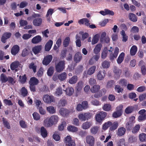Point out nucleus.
<instances>
[{"instance_id":"f257e3e1","label":"nucleus","mask_w":146,"mask_h":146,"mask_svg":"<svg viewBox=\"0 0 146 146\" xmlns=\"http://www.w3.org/2000/svg\"><path fill=\"white\" fill-rule=\"evenodd\" d=\"M29 83V88L31 91L35 92L36 91L35 86L38 84V80L35 77H32L30 78Z\"/></svg>"},{"instance_id":"f03ea898","label":"nucleus","mask_w":146,"mask_h":146,"mask_svg":"<svg viewBox=\"0 0 146 146\" xmlns=\"http://www.w3.org/2000/svg\"><path fill=\"white\" fill-rule=\"evenodd\" d=\"M58 120V117L57 115H54L52 116L48 121L45 122V126L47 127H51L53 124H56Z\"/></svg>"},{"instance_id":"7ed1b4c3","label":"nucleus","mask_w":146,"mask_h":146,"mask_svg":"<svg viewBox=\"0 0 146 146\" xmlns=\"http://www.w3.org/2000/svg\"><path fill=\"white\" fill-rule=\"evenodd\" d=\"M107 113L103 111H101L95 115L96 121L99 123H101L104 120L107 115Z\"/></svg>"},{"instance_id":"20e7f679","label":"nucleus","mask_w":146,"mask_h":146,"mask_svg":"<svg viewBox=\"0 0 146 146\" xmlns=\"http://www.w3.org/2000/svg\"><path fill=\"white\" fill-rule=\"evenodd\" d=\"M65 61L61 60L55 64L56 70L58 72H60L63 70L65 68Z\"/></svg>"},{"instance_id":"39448f33","label":"nucleus","mask_w":146,"mask_h":146,"mask_svg":"<svg viewBox=\"0 0 146 146\" xmlns=\"http://www.w3.org/2000/svg\"><path fill=\"white\" fill-rule=\"evenodd\" d=\"M44 102L47 104H50L52 102H54V97L52 96H49L47 94L44 96L43 98Z\"/></svg>"},{"instance_id":"423d86ee","label":"nucleus","mask_w":146,"mask_h":146,"mask_svg":"<svg viewBox=\"0 0 146 146\" xmlns=\"http://www.w3.org/2000/svg\"><path fill=\"white\" fill-rule=\"evenodd\" d=\"M53 58V56L52 55H48L44 58L42 61V64L44 65L47 66L51 61Z\"/></svg>"},{"instance_id":"0eeeda50","label":"nucleus","mask_w":146,"mask_h":146,"mask_svg":"<svg viewBox=\"0 0 146 146\" xmlns=\"http://www.w3.org/2000/svg\"><path fill=\"white\" fill-rule=\"evenodd\" d=\"M86 143L89 146H94L95 143L94 137L91 135H88L86 138Z\"/></svg>"},{"instance_id":"6e6552de","label":"nucleus","mask_w":146,"mask_h":146,"mask_svg":"<svg viewBox=\"0 0 146 146\" xmlns=\"http://www.w3.org/2000/svg\"><path fill=\"white\" fill-rule=\"evenodd\" d=\"M12 34L10 32H5L1 38V41L5 43L6 42V40L9 38L11 36Z\"/></svg>"},{"instance_id":"1a4fd4ad","label":"nucleus","mask_w":146,"mask_h":146,"mask_svg":"<svg viewBox=\"0 0 146 146\" xmlns=\"http://www.w3.org/2000/svg\"><path fill=\"white\" fill-rule=\"evenodd\" d=\"M119 49L117 47L115 48L114 53L110 54L109 58L110 60L112 61L115 58H117L119 52Z\"/></svg>"},{"instance_id":"9d476101","label":"nucleus","mask_w":146,"mask_h":146,"mask_svg":"<svg viewBox=\"0 0 146 146\" xmlns=\"http://www.w3.org/2000/svg\"><path fill=\"white\" fill-rule=\"evenodd\" d=\"M19 46L17 44L15 45L11 48V54L15 56L19 52Z\"/></svg>"},{"instance_id":"9b49d317","label":"nucleus","mask_w":146,"mask_h":146,"mask_svg":"<svg viewBox=\"0 0 146 146\" xmlns=\"http://www.w3.org/2000/svg\"><path fill=\"white\" fill-rule=\"evenodd\" d=\"M113 72L114 73L115 77L117 78H119L121 73V70L118 68L117 67L114 66L113 67Z\"/></svg>"},{"instance_id":"f8f14e48","label":"nucleus","mask_w":146,"mask_h":146,"mask_svg":"<svg viewBox=\"0 0 146 146\" xmlns=\"http://www.w3.org/2000/svg\"><path fill=\"white\" fill-rule=\"evenodd\" d=\"M82 55L80 52H76L75 54L74 57V61L76 63L79 62L82 60Z\"/></svg>"},{"instance_id":"ddd939ff","label":"nucleus","mask_w":146,"mask_h":146,"mask_svg":"<svg viewBox=\"0 0 146 146\" xmlns=\"http://www.w3.org/2000/svg\"><path fill=\"white\" fill-rule=\"evenodd\" d=\"M42 40V37L39 35H37L34 37L31 40V42L34 44H38Z\"/></svg>"},{"instance_id":"4468645a","label":"nucleus","mask_w":146,"mask_h":146,"mask_svg":"<svg viewBox=\"0 0 146 146\" xmlns=\"http://www.w3.org/2000/svg\"><path fill=\"white\" fill-rule=\"evenodd\" d=\"M78 23L80 24L84 25L88 27L90 25L89 20L86 18H82L79 20L78 21Z\"/></svg>"},{"instance_id":"2eb2a0df","label":"nucleus","mask_w":146,"mask_h":146,"mask_svg":"<svg viewBox=\"0 0 146 146\" xmlns=\"http://www.w3.org/2000/svg\"><path fill=\"white\" fill-rule=\"evenodd\" d=\"M53 41L51 40H49L46 43L45 46V50L46 51H49L50 49L53 44Z\"/></svg>"},{"instance_id":"dca6fc26","label":"nucleus","mask_w":146,"mask_h":146,"mask_svg":"<svg viewBox=\"0 0 146 146\" xmlns=\"http://www.w3.org/2000/svg\"><path fill=\"white\" fill-rule=\"evenodd\" d=\"M41 45L36 46L32 48V51L35 54L39 53L42 49Z\"/></svg>"},{"instance_id":"f3484780","label":"nucleus","mask_w":146,"mask_h":146,"mask_svg":"<svg viewBox=\"0 0 146 146\" xmlns=\"http://www.w3.org/2000/svg\"><path fill=\"white\" fill-rule=\"evenodd\" d=\"M42 21V19L41 18H35L33 20V23L35 26H39L41 24Z\"/></svg>"},{"instance_id":"a211bd4d","label":"nucleus","mask_w":146,"mask_h":146,"mask_svg":"<svg viewBox=\"0 0 146 146\" xmlns=\"http://www.w3.org/2000/svg\"><path fill=\"white\" fill-rule=\"evenodd\" d=\"M125 131L126 129L124 127H121L118 129L117 134L118 136H121L125 134Z\"/></svg>"},{"instance_id":"6ab92c4d","label":"nucleus","mask_w":146,"mask_h":146,"mask_svg":"<svg viewBox=\"0 0 146 146\" xmlns=\"http://www.w3.org/2000/svg\"><path fill=\"white\" fill-rule=\"evenodd\" d=\"M59 112L63 117L67 116L69 113V111L68 110L64 108H61L59 110Z\"/></svg>"},{"instance_id":"aec40b11","label":"nucleus","mask_w":146,"mask_h":146,"mask_svg":"<svg viewBox=\"0 0 146 146\" xmlns=\"http://www.w3.org/2000/svg\"><path fill=\"white\" fill-rule=\"evenodd\" d=\"M83 86V82L82 80L80 81L77 84L76 86V89L78 92H80L82 89Z\"/></svg>"},{"instance_id":"412c9836","label":"nucleus","mask_w":146,"mask_h":146,"mask_svg":"<svg viewBox=\"0 0 146 146\" xmlns=\"http://www.w3.org/2000/svg\"><path fill=\"white\" fill-rule=\"evenodd\" d=\"M100 37V35L98 34H97L94 35L92 40V44L94 45L97 43L99 40Z\"/></svg>"},{"instance_id":"4be33fe9","label":"nucleus","mask_w":146,"mask_h":146,"mask_svg":"<svg viewBox=\"0 0 146 146\" xmlns=\"http://www.w3.org/2000/svg\"><path fill=\"white\" fill-rule=\"evenodd\" d=\"M137 48L135 45L133 46L130 50V54L131 56H134L137 53Z\"/></svg>"},{"instance_id":"5701e85b","label":"nucleus","mask_w":146,"mask_h":146,"mask_svg":"<svg viewBox=\"0 0 146 146\" xmlns=\"http://www.w3.org/2000/svg\"><path fill=\"white\" fill-rule=\"evenodd\" d=\"M19 65V62L18 61L13 62L10 65V68L12 70H14L17 68Z\"/></svg>"},{"instance_id":"b1692460","label":"nucleus","mask_w":146,"mask_h":146,"mask_svg":"<svg viewBox=\"0 0 146 146\" xmlns=\"http://www.w3.org/2000/svg\"><path fill=\"white\" fill-rule=\"evenodd\" d=\"M125 54L124 52H121L119 56L117 59V62L118 64H121L124 59Z\"/></svg>"},{"instance_id":"393cba45","label":"nucleus","mask_w":146,"mask_h":146,"mask_svg":"<svg viewBox=\"0 0 146 146\" xmlns=\"http://www.w3.org/2000/svg\"><path fill=\"white\" fill-rule=\"evenodd\" d=\"M100 89L99 85H95L90 89L91 91L93 93L98 92Z\"/></svg>"},{"instance_id":"a878e982","label":"nucleus","mask_w":146,"mask_h":146,"mask_svg":"<svg viewBox=\"0 0 146 146\" xmlns=\"http://www.w3.org/2000/svg\"><path fill=\"white\" fill-rule=\"evenodd\" d=\"M111 126L110 128V130L111 131H113L117 129L118 126V123L117 122L115 121L112 123H111Z\"/></svg>"},{"instance_id":"bb28decb","label":"nucleus","mask_w":146,"mask_h":146,"mask_svg":"<svg viewBox=\"0 0 146 146\" xmlns=\"http://www.w3.org/2000/svg\"><path fill=\"white\" fill-rule=\"evenodd\" d=\"M78 77L77 76H74L70 78L69 80V82L70 84L76 83L78 80Z\"/></svg>"},{"instance_id":"cd10ccee","label":"nucleus","mask_w":146,"mask_h":146,"mask_svg":"<svg viewBox=\"0 0 146 146\" xmlns=\"http://www.w3.org/2000/svg\"><path fill=\"white\" fill-rule=\"evenodd\" d=\"M40 131L41 135L43 137L45 138L47 137V132L46 129L44 127H41Z\"/></svg>"},{"instance_id":"c85d7f7f","label":"nucleus","mask_w":146,"mask_h":146,"mask_svg":"<svg viewBox=\"0 0 146 146\" xmlns=\"http://www.w3.org/2000/svg\"><path fill=\"white\" fill-rule=\"evenodd\" d=\"M105 76L104 72L101 71H99L97 75L98 79L100 80H102Z\"/></svg>"},{"instance_id":"c756f323","label":"nucleus","mask_w":146,"mask_h":146,"mask_svg":"<svg viewBox=\"0 0 146 146\" xmlns=\"http://www.w3.org/2000/svg\"><path fill=\"white\" fill-rule=\"evenodd\" d=\"M27 77L26 74H24L23 76H20L19 77V81L22 84H25L26 82Z\"/></svg>"},{"instance_id":"7c9ffc66","label":"nucleus","mask_w":146,"mask_h":146,"mask_svg":"<svg viewBox=\"0 0 146 146\" xmlns=\"http://www.w3.org/2000/svg\"><path fill=\"white\" fill-rule=\"evenodd\" d=\"M102 45L100 44H97L94 49V52L96 54H98L101 50Z\"/></svg>"},{"instance_id":"2f4dec72","label":"nucleus","mask_w":146,"mask_h":146,"mask_svg":"<svg viewBox=\"0 0 146 146\" xmlns=\"http://www.w3.org/2000/svg\"><path fill=\"white\" fill-rule=\"evenodd\" d=\"M2 121L4 126L8 129L11 128L9 123L8 122L7 120L4 117L2 118Z\"/></svg>"},{"instance_id":"473e14b6","label":"nucleus","mask_w":146,"mask_h":146,"mask_svg":"<svg viewBox=\"0 0 146 146\" xmlns=\"http://www.w3.org/2000/svg\"><path fill=\"white\" fill-rule=\"evenodd\" d=\"M120 34L122 36V41L124 42H126L128 40V36L126 34L125 31L122 30L120 32Z\"/></svg>"},{"instance_id":"72a5a7b5","label":"nucleus","mask_w":146,"mask_h":146,"mask_svg":"<svg viewBox=\"0 0 146 146\" xmlns=\"http://www.w3.org/2000/svg\"><path fill=\"white\" fill-rule=\"evenodd\" d=\"M0 78L2 83H5L7 82L8 80V77L3 73L1 74Z\"/></svg>"},{"instance_id":"f704fd0d","label":"nucleus","mask_w":146,"mask_h":146,"mask_svg":"<svg viewBox=\"0 0 146 146\" xmlns=\"http://www.w3.org/2000/svg\"><path fill=\"white\" fill-rule=\"evenodd\" d=\"M108 52V49L107 47H105L103 51H102L101 54V58L102 59H104L107 57Z\"/></svg>"},{"instance_id":"c9c22d12","label":"nucleus","mask_w":146,"mask_h":146,"mask_svg":"<svg viewBox=\"0 0 146 146\" xmlns=\"http://www.w3.org/2000/svg\"><path fill=\"white\" fill-rule=\"evenodd\" d=\"M118 83L122 86H126L127 84V80L125 79L121 78L119 81Z\"/></svg>"},{"instance_id":"e433bc0d","label":"nucleus","mask_w":146,"mask_h":146,"mask_svg":"<svg viewBox=\"0 0 146 146\" xmlns=\"http://www.w3.org/2000/svg\"><path fill=\"white\" fill-rule=\"evenodd\" d=\"M133 126V123L130 121L127 122L125 125V127L127 130H130L132 129Z\"/></svg>"},{"instance_id":"4c0bfd02","label":"nucleus","mask_w":146,"mask_h":146,"mask_svg":"<svg viewBox=\"0 0 146 146\" xmlns=\"http://www.w3.org/2000/svg\"><path fill=\"white\" fill-rule=\"evenodd\" d=\"M65 91L66 92V95L70 96L73 94L74 90L72 88L69 87L66 89Z\"/></svg>"},{"instance_id":"58836bf2","label":"nucleus","mask_w":146,"mask_h":146,"mask_svg":"<svg viewBox=\"0 0 146 146\" xmlns=\"http://www.w3.org/2000/svg\"><path fill=\"white\" fill-rule=\"evenodd\" d=\"M68 130L72 132H76L78 131V129L76 127L72 125H70L67 127Z\"/></svg>"},{"instance_id":"ea45409f","label":"nucleus","mask_w":146,"mask_h":146,"mask_svg":"<svg viewBox=\"0 0 146 146\" xmlns=\"http://www.w3.org/2000/svg\"><path fill=\"white\" fill-rule=\"evenodd\" d=\"M100 57V55L99 54H98L96 55L93 56L91 58V59L89 60V64L90 65H92L93 64V62H91V61L94 59L96 61H97L98 60Z\"/></svg>"},{"instance_id":"a19ab883","label":"nucleus","mask_w":146,"mask_h":146,"mask_svg":"<svg viewBox=\"0 0 146 146\" xmlns=\"http://www.w3.org/2000/svg\"><path fill=\"white\" fill-rule=\"evenodd\" d=\"M21 95L24 97H25L27 95L28 91L27 90L25 87H23L21 90Z\"/></svg>"},{"instance_id":"79ce46f5","label":"nucleus","mask_w":146,"mask_h":146,"mask_svg":"<svg viewBox=\"0 0 146 146\" xmlns=\"http://www.w3.org/2000/svg\"><path fill=\"white\" fill-rule=\"evenodd\" d=\"M70 38L69 37H67L66 38L63 42V46L64 47H67L69 44Z\"/></svg>"},{"instance_id":"37998d69","label":"nucleus","mask_w":146,"mask_h":146,"mask_svg":"<svg viewBox=\"0 0 146 146\" xmlns=\"http://www.w3.org/2000/svg\"><path fill=\"white\" fill-rule=\"evenodd\" d=\"M96 69V66H91L88 70L87 74L89 75H91L94 72Z\"/></svg>"},{"instance_id":"c03bdc74","label":"nucleus","mask_w":146,"mask_h":146,"mask_svg":"<svg viewBox=\"0 0 146 146\" xmlns=\"http://www.w3.org/2000/svg\"><path fill=\"white\" fill-rule=\"evenodd\" d=\"M129 18L133 22H135L137 21V18L136 16L133 13H130Z\"/></svg>"},{"instance_id":"a18cd8bd","label":"nucleus","mask_w":146,"mask_h":146,"mask_svg":"<svg viewBox=\"0 0 146 146\" xmlns=\"http://www.w3.org/2000/svg\"><path fill=\"white\" fill-rule=\"evenodd\" d=\"M110 62L106 60L103 62L102 64V67L104 68H108L110 67Z\"/></svg>"},{"instance_id":"49530a36","label":"nucleus","mask_w":146,"mask_h":146,"mask_svg":"<svg viewBox=\"0 0 146 146\" xmlns=\"http://www.w3.org/2000/svg\"><path fill=\"white\" fill-rule=\"evenodd\" d=\"M134 109V108L133 106H129L125 109V112L127 114L131 113L133 111Z\"/></svg>"},{"instance_id":"de8ad7c7","label":"nucleus","mask_w":146,"mask_h":146,"mask_svg":"<svg viewBox=\"0 0 146 146\" xmlns=\"http://www.w3.org/2000/svg\"><path fill=\"white\" fill-rule=\"evenodd\" d=\"M59 79L61 81H63L66 78V74L65 72H64L60 74H59Z\"/></svg>"},{"instance_id":"09e8293b","label":"nucleus","mask_w":146,"mask_h":146,"mask_svg":"<svg viewBox=\"0 0 146 146\" xmlns=\"http://www.w3.org/2000/svg\"><path fill=\"white\" fill-rule=\"evenodd\" d=\"M99 130V127L94 126L91 128L90 131L92 134L95 135L98 132Z\"/></svg>"},{"instance_id":"8fccbe9b","label":"nucleus","mask_w":146,"mask_h":146,"mask_svg":"<svg viewBox=\"0 0 146 146\" xmlns=\"http://www.w3.org/2000/svg\"><path fill=\"white\" fill-rule=\"evenodd\" d=\"M67 52V50L66 48L63 49L61 52L60 58L63 59L65 58Z\"/></svg>"},{"instance_id":"3c124183","label":"nucleus","mask_w":146,"mask_h":146,"mask_svg":"<svg viewBox=\"0 0 146 146\" xmlns=\"http://www.w3.org/2000/svg\"><path fill=\"white\" fill-rule=\"evenodd\" d=\"M54 72V68L52 67H50L48 68L47 71V75L49 76L52 75Z\"/></svg>"},{"instance_id":"603ef678","label":"nucleus","mask_w":146,"mask_h":146,"mask_svg":"<svg viewBox=\"0 0 146 146\" xmlns=\"http://www.w3.org/2000/svg\"><path fill=\"white\" fill-rule=\"evenodd\" d=\"M111 125V122L108 121L105 123L103 125V129L104 130H106Z\"/></svg>"},{"instance_id":"864d4df0","label":"nucleus","mask_w":146,"mask_h":146,"mask_svg":"<svg viewBox=\"0 0 146 146\" xmlns=\"http://www.w3.org/2000/svg\"><path fill=\"white\" fill-rule=\"evenodd\" d=\"M91 126L90 122H86L84 123L82 125V127L84 129H86L89 128Z\"/></svg>"},{"instance_id":"5fc2aeb1","label":"nucleus","mask_w":146,"mask_h":146,"mask_svg":"<svg viewBox=\"0 0 146 146\" xmlns=\"http://www.w3.org/2000/svg\"><path fill=\"white\" fill-rule=\"evenodd\" d=\"M76 46L78 47H80L81 46V42L80 40V38L77 35L76 36Z\"/></svg>"},{"instance_id":"6e6d98bb","label":"nucleus","mask_w":146,"mask_h":146,"mask_svg":"<svg viewBox=\"0 0 146 146\" xmlns=\"http://www.w3.org/2000/svg\"><path fill=\"white\" fill-rule=\"evenodd\" d=\"M115 91L118 93H122L123 90V88L121 87L119 85L115 86Z\"/></svg>"},{"instance_id":"4d7b16f0","label":"nucleus","mask_w":146,"mask_h":146,"mask_svg":"<svg viewBox=\"0 0 146 146\" xmlns=\"http://www.w3.org/2000/svg\"><path fill=\"white\" fill-rule=\"evenodd\" d=\"M115 83V82L113 80H111L109 81L107 83L106 87L107 88H111L113 87Z\"/></svg>"},{"instance_id":"13d9d810","label":"nucleus","mask_w":146,"mask_h":146,"mask_svg":"<svg viewBox=\"0 0 146 146\" xmlns=\"http://www.w3.org/2000/svg\"><path fill=\"white\" fill-rule=\"evenodd\" d=\"M139 138L141 141H146V134L144 133L141 134L139 135Z\"/></svg>"},{"instance_id":"bf43d9fd","label":"nucleus","mask_w":146,"mask_h":146,"mask_svg":"<svg viewBox=\"0 0 146 146\" xmlns=\"http://www.w3.org/2000/svg\"><path fill=\"white\" fill-rule=\"evenodd\" d=\"M54 12V9L52 8H50L47 11L46 17H48L49 16H51L52 14Z\"/></svg>"},{"instance_id":"052dcab7","label":"nucleus","mask_w":146,"mask_h":146,"mask_svg":"<svg viewBox=\"0 0 146 146\" xmlns=\"http://www.w3.org/2000/svg\"><path fill=\"white\" fill-rule=\"evenodd\" d=\"M111 108V106L109 104H105L103 107V110L106 111H109Z\"/></svg>"},{"instance_id":"680f3d73","label":"nucleus","mask_w":146,"mask_h":146,"mask_svg":"<svg viewBox=\"0 0 146 146\" xmlns=\"http://www.w3.org/2000/svg\"><path fill=\"white\" fill-rule=\"evenodd\" d=\"M146 119V113L144 114L139 115L138 118V120L139 121H144Z\"/></svg>"},{"instance_id":"e2e57ef3","label":"nucleus","mask_w":146,"mask_h":146,"mask_svg":"<svg viewBox=\"0 0 146 146\" xmlns=\"http://www.w3.org/2000/svg\"><path fill=\"white\" fill-rule=\"evenodd\" d=\"M140 129V126L139 125L137 124L132 129V132L133 133H135L138 132Z\"/></svg>"},{"instance_id":"0e129e2a","label":"nucleus","mask_w":146,"mask_h":146,"mask_svg":"<svg viewBox=\"0 0 146 146\" xmlns=\"http://www.w3.org/2000/svg\"><path fill=\"white\" fill-rule=\"evenodd\" d=\"M122 114L120 111H118L117 110L116 111L113 112L112 114V116L114 118H117L120 116Z\"/></svg>"},{"instance_id":"69168bd1","label":"nucleus","mask_w":146,"mask_h":146,"mask_svg":"<svg viewBox=\"0 0 146 146\" xmlns=\"http://www.w3.org/2000/svg\"><path fill=\"white\" fill-rule=\"evenodd\" d=\"M47 110L50 113L53 114L55 112L54 108L52 106H50L47 107Z\"/></svg>"},{"instance_id":"338daca9","label":"nucleus","mask_w":146,"mask_h":146,"mask_svg":"<svg viewBox=\"0 0 146 146\" xmlns=\"http://www.w3.org/2000/svg\"><path fill=\"white\" fill-rule=\"evenodd\" d=\"M34 119L36 120H38L40 119V116L38 113L35 112L33 114Z\"/></svg>"},{"instance_id":"774afa93","label":"nucleus","mask_w":146,"mask_h":146,"mask_svg":"<svg viewBox=\"0 0 146 146\" xmlns=\"http://www.w3.org/2000/svg\"><path fill=\"white\" fill-rule=\"evenodd\" d=\"M66 103V101L64 99H61L59 102L58 105L59 106H65Z\"/></svg>"}]
</instances>
